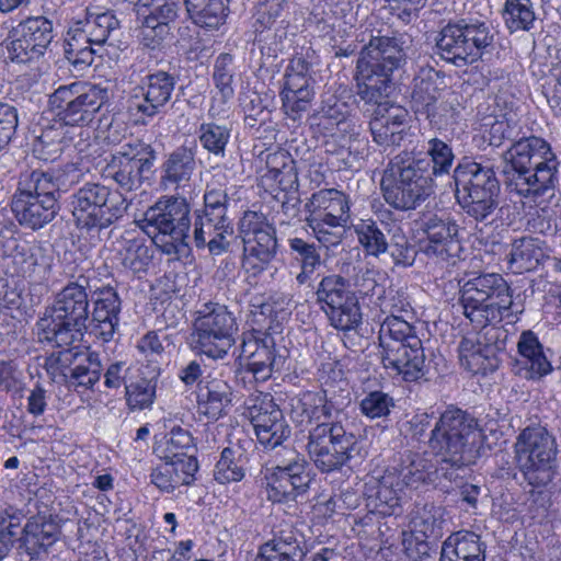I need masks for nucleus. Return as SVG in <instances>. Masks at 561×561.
Instances as JSON below:
<instances>
[{
  "instance_id": "1",
  "label": "nucleus",
  "mask_w": 561,
  "mask_h": 561,
  "mask_svg": "<svg viewBox=\"0 0 561 561\" xmlns=\"http://www.w3.org/2000/svg\"><path fill=\"white\" fill-rule=\"evenodd\" d=\"M425 157L403 150L383 170L382 196L397 210H413L434 194V178L448 175L455 162L449 142L433 137L426 142Z\"/></svg>"
},
{
  "instance_id": "2",
  "label": "nucleus",
  "mask_w": 561,
  "mask_h": 561,
  "mask_svg": "<svg viewBox=\"0 0 561 561\" xmlns=\"http://www.w3.org/2000/svg\"><path fill=\"white\" fill-rule=\"evenodd\" d=\"M389 312L379 329V355L382 366L390 375L405 382L426 380L427 366L422 340L415 328L404 319L412 307L403 293L397 291L382 304Z\"/></svg>"
},
{
  "instance_id": "3",
  "label": "nucleus",
  "mask_w": 561,
  "mask_h": 561,
  "mask_svg": "<svg viewBox=\"0 0 561 561\" xmlns=\"http://www.w3.org/2000/svg\"><path fill=\"white\" fill-rule=\"evenodd\" d=\"M502 159L505 183L518 195L539 196L554 187L558 162L545 139L536 136L519 139Z\"/></svg>"
},
{
  "instance_id": "4",
  "label": "nucleus",
  "mask_w": 561,
  "mask_h": 561,
  "mask_svg": "<svg viewBox=\"0 0 561 561\" xmlns=\"http://www.w3.org/2000/svg\"><path fill=\"white\" fill-rule=\"evenodd\" d=\"M412 38L405 33L371 36L362 49L354 79L357 95L364 102H378L388 96L391 77L407 58Z\"/></svg>"
},
{
  "instance_id": "5",
  "label": "nucleus",
  "mask_w": 561,
  "mask_h": 561,
  "mask_svg": "<svg viewBox=\"0 0 561 561\" xmlns=\"http://www.w3.org/2000/svg\"><path fill=\"white\" fill-rule=\"evenodd\" d=\"M90 280L80 275L69 282L37 322L38 337L51 346H69L82 340L90 317Z\"/></svg>"
},
{
  "instance_id": "6",
  "label": "nucleus",
  "mask_w": 561,
  "mask_h": 561,
  "mask_svg": "<svg viewBox=\"0 0 561 561\" xmlns=\"http://www.w3.org/2000/svg\"><path fill=\"white\" fill-rule=\"evenodd\" d=\"M513 448L516 467L528 485L542 489L553 481L559 450L556 437L546 427L530 425L523 428Z\"/></svg>"
},
{
  "instance_id": "7",
  "label": "nucleus",
  "mask_w": 561,
  "mask_h": 561,
  "mask_svg": "<svg viewBox=\"0 0 561 561\" xmlns=\"http://www.w3.org/2000/svg\"><path fill=\"white\" fill-rule=\"evenodd\" d=\"M147 232H152L153 243L165 254H183L188 250L191 207L185 197L163 196L146 213Z\"/></svg>"
},
{
  "instance_id": "8",
  "label": "nucleus",
  "mask_w": 561,
  "mask_h": 561,
  "mask_svg": "<svg viewBox=\"0 0 561 561\" xmlns=\"http://www.w3.org/2000/svg\"><path fill=\"white\" fill-rule=\"evenodd\" d=\"M107 99L106 89L76 81L60 85L49 95L50 108L61 124L67 125L80 138L87 140L90 125Z\"/></svg>"
},
{
  "instance_id": "9",
  "label": "nucleus",
  "mask_w": 561,
  "mask_h": 561,
  "mask_svg": "<svg viewBox=\"0 0 561 561\" xmlns=\"http://www.w3.org/2000/svg\"><path fill=\"white\" fill-rule=\"evenodd\" d=\"M491 25L477 19H461L445 25L436 39V53L457 67L479 60L493 45Z\"/></svg>"
},
{
  "instance_id": "10",
  "label": "nucleus",
  "mask_w": 561,
  "mask_h": 561,
  "mask_svg": "<svg viewBox=\"0 0 561 561\" xmlns=\"http://www.w3.org/2000/svg\"><path fill=\"white\" fill-rule=\"evenodd\" d=\"M480 437L477 420L461 409L449 407L439 416L431 432V451L451 466L466 465V454Z\"/></svg>"
},
{
  "instance_id": "11",
  "label": "nucleus",
  "mask_w": 561,
  "mask_h": 561,
  "mask_svg": "<svg viewBox=\"0 0 561 561\" xmlns=\"http://www.w3.org/2000/svg\"><path fill=\"white\" fill-rule=\"evenodd\" d=\"M71 206L78 228L100 231L124 216L128 202L103 184L87 183L72 195Z\"/></svg>"
},
{
  "instance_id": "12",
  "label": "nucleus",
  "mask_w": 561,
  "mask_h": 561,
  "mask_svg": "<svg viewBox=\"0 0 561 561\" xmlns=\"http://www.w3.org/2000/svg\"><path fill=\"white\" fill-rule=\"evenodd\" d=\"M307 451L321 472L340 470L356 454L358 440L341 421H323L309 431Z\"/></svg>"
},
{
  "instance_id": "13",
  "label": "nucleus",
  "mask_w": 561,
  "mask_h": 561,
  "mask_svg": "<svg viewBox=\"0 0 561 561\" xmlns=\"http://www.w3.org/2000/svg\"><path fill=\"white\" fill-rule=\"evenodd\" d=\"M237 332L236 318L226 306L205 304L194 321V350L213 359L224 358L234 345Z\"/></svg>"
},
{
  "instance_id": "14",
  "label": "nucleus",
  "mask_w": 561,
  "mask_h": 561,
  "mask_svg": "<svg viewBox=\"0 0 561 561\" xmlns=\"http://www.w3.org/2000/svg\"><path fill=\"white\" fill-rule=\"evenodd\" d=\"M266 496L273 503L297 501L311 482L308 462L296 449L283 447L274 455V466L266 468Z\"/></svg>"
},
{
  "instance_id": "15",
  "label": "nucleus",
  "mask_w": 561,
  "mask_h": 561,
  "mask_svg": "<svg viewBox=\"0 0 561 561\" xmlns=\"http://www.w3.org/2000/svg\"><path fill=\"white\" fill-rule=\"evenodd\" d=\"M239 233L243 242L242 267L256 276L277 254L276 230L263 213L247 210L239 221Z\"/></svg>"
},
{
  "instance_id": "16",
  "label": "nucleus",
  "mask_w": 561,
  "mask_h": 561,
  "mask_svg": "<svg viewBox=\"0 0 561 561\" xmlns=\"http://www.w3.org/2000/svg\"><path fill=\"white\" fill-rule=\"evenodd\" d=\"M316 304L336 330L351 331L362 321L357 297L340 274L324 275L313 287Z\"/></svg>"
},
{
  "instance_id": "17",
  "label": "nucleus",
  "mask_w": 561,
  "mask_h": 561,
  "mask_svg": "<svg viewBox=\"0 0 561 561\" xmlns=\"http://www.w3.org/2000/svg\"><path fill=\"white\" fill-rule=\"evenodd\" d=\"M154 159L156 153L150 145L140 140L128 141L106 160L102 176L115 182L123 192L136 191L142 184L144 173L151 170Z\"/></svg>"
},
{
  "instance_id": "18",
  "label": "nucleus",
  "mask_w": 561,
  "mask_h": 561,
  "mask_svg": "<svg viewBox=\"0 0 561 561\" xmlns=\"http://www.w3.org/2000/svg\"><path fill=\"white\" fill-rule=\"evenodd\" d=\"M313 83L311 65L301 56L291 58L280 91L283 108L288 117L298 119L308 111L314 96Z\"/></svg>"
},
{
  "instance_id": "19",
  "label": "nucleus",
  "mask_w": 561,
  "mask_h": 561,
  "mask_svg": "<svg viewBox=\"0 0 561 561\" xmlns=\"http://www.w3.org/2000/svg\"><path fill=\"white\" fill-rule=\"evenodd\" d=\"M175 84V77L163 70L145 76L140 83L133 89L130 107L149 118L164 113L172 99Z\"/></svg>"
},
{
  "instance_id": "20",
  "label": "nucleus",
  "mask_w": 561,
  "mask_h": 561,
  "mask_svg": "<svg viewBox=\"0 0 561 561\" xmlns=\"http://www.w3.org/2000/svg\"><path fill=\"white\" fill-rule=\"evenodd\" d=\"M249 417L259 443L265 448L275 449L282 446L290 435V428L282 410L270 394L255 399V402L249 407Z\"/></svg>"
},
{
  "instance_id": "21",
  "label": "nucleus",
  "mask_w": 561,
  "mask_h": 561,
  "mask_svg": "<svg viewBox=\"0 0 561 561\" xmlns=\"http://www.w3.org/2000/svg\"><path fill=\"white\" fill-rule=\"evenodd\" d=\"M367 103L376 105L369 121L374 142L383 149L399 147L408 135L409 112L400 105L382 100Z\"/></svg>"
},
{
  "instance_id": "22",
  "label": "nucleus",
  "mask_w": 561,
  "mask_h": 561,
  "mask_svg": "<svg viewBox=\"0 0 561 561\" xmlns=\"http://www.w3.org/2000/svg\"><path fill=\"white\" fill-rule=\"evenodd\" d=\"M421 227L427 239L424 253L445 262H455L461 250L456 221L449 216L435 214L424 217Z\"/></svg>"
},
{
  "instance_id": "23",
  "label": "nucleus",
  "mask_w": 561,
  "mask_h": 561,
  "mask_svg": "<svg viewBox=\"0 0 561 561\" xmlns=\"http://www.w3.org/2000/svg\"><path fill=\"white\" fill-rule=\"evenodd\" d=\"M307 548L304 535L291 524L280 523L273 537L264 542L255 561H304Z\"/></svg>"
},
{
  "instance_id": "24",
  "label": "nucleus",
  "mask_w": 561,
  "mask_h": 561,
  "mask_svg": "<svg viewBox=\"0 0 561 561\" xmlns=\"http://www.w3.org/2000/svg\"><path fill=\"white\" fill-rule=\"evenodd\" d=\"M12 231L4 226L0 227V237L7 239V245L12 249V263L18 275L33 282L46 279L51 268V257L46 255L42 247H31L19 243L12 238Z\"/></svg>"
},
{
  "instance_id": "25",
  "label": "nucleus",
  "mask_w": 561,
  "mask_h": 561,
  "mask_svg": "<svg viewBox=\"0 0 561 561\" xmlns=\"http://www.w3.org/2000/svg\"><path fill=\"white\" fill-rule=\"evenodd\" d=\"M121 299L113 287L99 290L93 301L89 327L92 334L104 342L114 339L119 324Z\"/></svg>"
},
{
  "instance_id": "26",
  "label": "nucleus",
  "mask_w": 561,
  "mask_h": 561,
  "mask_svg": "<svg viewBox=\"0 0 561 561\" xmlns=\"http://www.w3.org/2000/svg\"><path fill=\"white\" fill-rule=\"evenodd\" d=\"M460 302H467L470 310L481 301L513 304L510 286L506 280L495 273L481 274L467 280L460 289Z\"/></svg>"
},
{
  "instance_id": "27",
  "label": "nucleus",
  "mask_w": 561,
  "mask_h": 561,
  "mask_svg": "<svg viewBox=\"0 0 561 561\" xmlns=\"http://www.w3.org/2000/svg\"><path fill=\"white\" fill-rule=\"evenodd\" d=\"M239 357L245 360L247 369L257 381L267 380L274 370L282 368L285 362L283 356L275 354L271 337L243 341Z\"/></svg>"
},
{
  "instance_id": "28",
  "label": "nucleus",
  "mask_w": 561,
  "mask_h": 561,
  "mask_svg": "<svg viewBox=\"0 0 561 561\" xmlns=\"http://www.w3.org/2000/svg\"><path fill=\"white\" fill-rule=\"evenodd\" d=\"M196 170L195 151L181 146L169 153L161 165L160 182L165 190L187 192Z\"/></svg>"
},
{
  "instance_id": "29",
  "label": "nucleus",
  "mask_w": 561,
  "mask_h": 561,
  "mask_svg": "<svg viewBox=\"0 0 561 561\" xmlns=\"http://www.w3.org/2000/svg\"><path fill=\"white\" fill-rule=\"evenodd\" d=\"M233 234L231 220L215 219L204 215L194 214L193 241L198 249L207 248L211 255H221L229 245V238Z\"/></svg>"
},
{
  "instance_id": "30",
  "label": "nucleus",
  "mask_w": 561,
  "mask_h": 561,
  "mask_svg": "<svg viewBox=\"0 0 561 561\" xmlns=\"http://www.w3.org/2000/svg\"><path fill=\"white\" fill-rule=\"evenodd\" d=\"M518 358L515 362V374L525 379H539L552 369L545 355L543 347L537 335L524 331L517 342Z\"/></svg>"
},
{
  "instance_id": "31",
  "label": "nucleus",
  "mask_w": 561,
  "mask_h": 561,
  "mask_svg": "<svg viewBox=\"0 0 561 561\" xmlns=\"http://www.w3.org/2000/svg\"><path fill=\"white\" fill-rule=\"evenodd\" d=\"M12 211L18 222L32 230H37L49 224L57 215V199L34 198L13 195Z\"/></svg>"
},
{
  "instance_id": "32",
  "label": "nucleus",
  "mask_w": 561,
  "mask_h": 561,
  "mask_svg": "<svg viewBox=\"0 0 561 561\" xmlns=\"http://www.w3.org/2000/svg\"><path fill=\"white\" fill-rule=\"evenodd\" d=\"M64 186L59 170H30L21 173L14 195L58 201Z\"/></svg>"
},
{
  "instance_id": "33",
  "label": "nucleus",
  "mask_w": 561,
  "mask_h": 561,
  "mask_svg": "<svg viewBox=\"0 0 561 561\" xmlns=\"http://www.w3.org/2000/svg\"><path fill=\"white\" fill-rule=\"evenodd\" d=\"M198 409L213 420H218L232 402V388L220 377L207 376L198 383Z\"/></svg>"
},
{
  "instance_id": "34",
  "label": "nucleus",
  "mask_w": 561,
  "mask_h": 561,
  "mask_svg": "<svg viewBox=\"0 0 561 561\" xmlns=\"http://www.w3.org/2000/svg\"><path fill=\"white\" fill-rule=\"evenodd\" d=\"M455 194L473 191H500L493 167L474 161H462L454 170Z\"/></svg>"
},
{
  "instance_id": "35",
  "label": "nucleus",
  "mask_w": 561,
  "mask_h": 561,
  "mask_svg": "<svg viewBox=\"0 0 561 561\" xmlns=\"http://www.w3.org/2000/svg\"><path fill=\"white\" fill-rule=\"evenodd\" d=\"M548 257V247L543 240L535 237H522L511 244L510 268L522 274L536 270Z\"/></svg>"
},
{
  "instance_id": "36",
  "label": "nucleus",
  "mask_w": 561,
  "mask_h": 561,
  "mask_svg": "<svg viewBox=\"0 0 561 561\" xmlns=\"http://www.w3.org/2000/svg\"><path fill=\"white\" fill-rule=\"evenodd\" d=\"M439 561H485V546L479 535L457 531L443 542Z\"/></svg>"
},
{
  "instance_id": "37",
  "label": "nucleus",
  "mask_w": 561,
  "mask_h": 561,
  "mask_svg": "<svg viewBox=\"0 0 561 561\" xmlns=\"http://www.w3.org/2000/svg\"><path fill=\"white\" fill-rule=\"evenodd\" d=\"M118 20L108 11L101 13L88 12L83 21L76 22L69 32L76 34L89 45L103 46L118 30Z\"/></svg>"
},
{
  "instance_id": "38",
  "label": "nucleus",
  "mask_w": 561,
  "mask_h": 561,
  "mask_svg": "<svg viewBox=\"0 0 561 561\" xmlns=\"http://www.w3.org/2000/svg\"><path fill=\"white\" fill-rule=\"evenodd\" d=\"M287 244L290 259L299 266V272L295 277L297 285L309 284L316 271L324 263L320 245L300 237H289Z\"/></svg>"
},
{
  "instance_id": "39",
  "label": "nucleus",
  "mask_w": 561,
  "mask_h": 561,
  "mask_svg": "<svg viewBox=\"0 0 561 561\" xmlns=\"http://www.w3.org/2000/svg\"><path fill=\"white\" fill-rule=\"evenodd\" d=\"M83 141L80 140L71 128L61 124L57 118L54 125L42 129L41 134L36 137L34 149L45 154V159H48L60 153L65 146L73 145L75 147H80Z\"/></svg>"
},
{
  "instance_id": "40",
  "label": "nucleus",
  "mask_w": 561,
  "mask_h": 561,
  "mask_svg": "<svg viewBox=\"0 0 561 561\" xmlns=\"http://www.w3.org/2000/svg\"><path fill=\"white\" fill-rule=\"evenodd\" d=\"M192 21L203 28L217 30L226 21L227 7L224 0H184Z\"/></svg>"
},
{
  "instance_id": "41",
  "label": "nucleus",
  "mask_w": 561,
  "mask_h": 561,
  "mask_svg": "<svg viewBox=\"0 0 561 561\" xmlns=\"http://www.w3.org/2000/svg\"><path fill=\"white\" fill-rule=\"evenodd\" d=\"M387 227V224L374 219H360L354 225L358 242L367 255L378 257L388 251Z\"/></svg>"
},
{
  "instance_id": "42",
  "label": "nucleus",
  "mask_w": 561,
  "mask_h": 561,
  "mask_svg": "<svg viewBox=\"0 0 561 561\" xmlns=\"http://www.w3.org/2000/svg\"><path fill=\"white\" fill-rule=\"evenodd\" d=\"M431 469L432 466L425 457L409 454L399 468L388 470V473L396 478L397 485L402 489H417L427 480Z\"/></svg>"
},
{
  "instance_id": "43",
  "label": "nucleus",
  "mask_w": 561,
  "mask_h": 561,
  "mask_svg": "<svg viewBox=\"0 0 561 561\" xmlns=\"http://www.w3.org/2000/svg\"><path fill=\"white\" fill-rule=\"evenodd\" d=\"M403 489L397 485V480L388 471L378 481L376 491L369 495L374 510L385 516L396 515L401 510V492Z\"/></svg>"
},
{
  "instance_id": "44",
  "label": "nucleus",
  "mask_w": 561,
  "mask_h": 561,
  "mask_svg": "<svg viewBox=\"0 0 561 561\" xmlns=\"http://www.w3.org/2000/svg\"><path fill=\"white\" fill-rule=\"evenodd\" d=\"M499 191H473L455 194L466 214L478 221L486 220L497 208Z\"/></svg>"
},
{
  "instance_id": "45",
  "label": "nucleus",
  "mask_w": 561,
  "mask_h": 561,
  "mask_svg": "<svg viewBox=\"0 0 561 561\" xmlns=\"http://www.w3.org/2000/svg\"><path fill=\"white\" fill-rule=\"evenodd\" d=\"M117 260L133 273L146 272L152 260V251L142 239H124L117 249Z\"/></svg>"
},
{
  "instance_id": "46",
  "label": "nucleus",
  "mask_w": 561,
  "mask_h": 561,
  "mask_svg": "<svg viewBox=\"0 0 561 561\" xmlns=\"http://www.w3.org/2000/svg\"><path fill=\"white\" fill-rule=\"evenodd\" d=\"M484 351L478 335L465 336L458 346L461 366L472 374L485 375L493 371L494 368Z\"/></svg>"
},
{
  "instance_id": "47",
  "label": "nucleus",
  "mask_w": 561,
  "mask_h": 561,
  "mask_svg": "<svg viewBox=\"0 0 561 561\" xmlns=\"http://www.w3.org/2000/svg\"><path fill=\"white\" fill-rule=\"evenodd\" d=\"M307 209L316 211L342 214V217L351 219V201L342 191L335 188H324L313 193L306 204Z\"/></svg>"
},
{
  "instance_id": "48",
  "label": "nucleus",
  "mask_w": 561,
  "mask_h": 561,
  "mask_svg": "<svg viewBox=\"0 0 561 561\" xmlns=\"http://www.w3.org/2000/svg\"><path fill=\"white\" fill-rule=\"evenodd\" d=\"M244 456L240 449L226 447L214 469V478L220 484L239 482L244 478Z\"/></svg>"
},
{
  "instance_id": "49",
  "label": "nucleus",
  "mask_w": 561,
  "mask_h": 561,
  "mask_svg": "<svg viewBox=\"0 0 561 561\" xmlns=\"http://www.w3.org/2000/svg\"><path fill=\"white\" fill-rule=\"evenodd\" d=\"M503 18L511 32L529 31L536 14L531 0H505Z\"/></svg>"
},
{
  "instance_id": "50",
  "label": "nucleus",
  "mask_w": 561,
  "mask_h": 561,
  "mask_svg": "<svg viewBox=\"0 0 561 561\" xmlns=\"http://www.w3.org/2000/svg\"><path fill=\"white\" fill-rule=\"evenodd\" d=\"M460 305L465 317L469 319L474 327L499 323L504 317H510L513 313L511 311L513 304H504L501 301H481L477 304V308H473V311L470 310L467 302H460Z\"/></svg>"
},
{
  "instance_id": "51",
  "label": "nucleus",
  "mask_w": 561,
  "mask_h": 561,
  "mask_svg": "<svg viewBox=\"0 0 561 561\" xmlns=\"http://www.w3.org/2000/svg\"><path fill=\"white\" fill-rule=\"evenodd\" d=\"M202 147L216 157H224L230 139V129L216 123H203L197 130Z\"/></svg>"
},
{
  "instance_id": "52",
  "label": "nucleus",
  "mask_w": 561,
  "mask_h": 561,
  "mask_svg": "<svg viewBox=\"0 0 561 561\" xmlns=\"http://www.w3.org/2000/svg\"><path fill=\"white\" fill-rule=\"evenodd\" d=\"M193 438L188 431L181 427H173L164 437V442L157 447L159 457L164 459H176L192 457L187 450L192 448Z\"/></svg>"
},
{
  "instance_id": "53",
  "label": "nucleus",
  "mask_w": 561,
  "mask_h": 561,
  "mask_svg": "<svg viewBox=\"0 0 561 561\" xmlns=\"http://www.w3.org/2000/svg\"><path fill=\"white\" fill-rule=\"evenodd\" d=\"M481 330L477 333L481 344L485 348V353L493 368L497 367V353L504 351L508 340V332L503 327L495 323L485 325H476Z\"/></svg>"
},
{
  "instance_id": "54",
  "label": "nucleus",
  "mask_w": 561,
  "mask_h": 561,
  "mask_svg": "<svg viewBox=\"0 0 561 561\" xmlns=\"http://www.w3.org/2000/svg\"><path fill=\"white\" fill-rule=\"evenodd\" d=\"M19 33L30 38L44 53L54 37L53 22L45 16L27 18L20 23Z\"/></svg>"
},
{
  "instance_id": "55",
  "label": "nucleus",
  "mask_w": 561,
  "mask_h": 561,
  "mask_svg": "<svg viewBox=\"0 0 561 561\" xmlns=\"http://www.w3.org/2000/svg\"><path fill=\"white\" fill-rule=\"evenodd\" d=\"M66 43L65 56L76 71H83L92 65L96 53L94 45H89L88 42L79 39L76 34L69 31L67 32Z\"/></svg>"
},
{
  "instance_id": "56",
  "label": "nucleus",
  "mask_w": 561,
  "mask_h": 561,
  "mask_svg": "<svg viewBox=\"0 0 561 561\" xmlns=\"http://www.w3.org/2000/svg\"><path fill=\"white\" fill-rule=\"evenodd\" d=\"M316 119L318 125L329 130L332 137L340 133H346L351 126V123L346 119L345 104L339 103L336 100L333 104L322 106Z\"/></svg>"
},
{
  "instance_id": "57",
  "label": "nucleus",
  "mask_w": 561,
  "mask_h": 561,
  "mask_svg": "<svg viewBox=\"0 0 561 561\" xmlns=\"http://www.w3.org/2000/svg\"><path fill=\"white\" fill-rule=\"evenodd\" d=\"M277 157L268 158V171L266 172L264 178L266 180L273 181L277 185V187L285 194H288L290 192L291 194H297L298 175L294 167V162H283L282 165L278 168L276 165H273Z\"/></svg>"
},
{
  "instance_id": "58",
  "label": "nucleus",
  "mask_w": 561,
  "mask_h": 561,
  "mask_svg": "<svg viewBox=\"0 0 561 561\" xmlns=\"http://www.w3.org/2000/svg\"><path fill=\"white\" fill-rule=\"evenodd\" d=\"M229 197L226 190L220 187H207L204 194V207L194 214L214 217L215 219L231 220L228 216Z\"/></svg>"
},
{
  "instance_id": "59",
  "label": "nucleus",
  "mask_w": 561,
  "mask_h": 561,
  "mask_svg": "<svg viewBox=\"0 0 561 561\" xmlns=\"http://www.w3.org/2000/svg\"><path fill=\"white\" fill-rule=\"evenodd\" d=\"M128 405L133 410L149 408L156 397L157 382L153 379L141 378L137 382L125 386Z\"/></svg>"
},
{
  "instance_id": "60",
  "label": "nucleus",
  "mask_w": 561,
  "mask_h": 561,
  "mask_svg": "<svg viewBox=\"0 0 561 561\" xmlns=\"http://www.w3.org/2000/svg\"><path fill=\"white\" fill-rule=\"evenodd\" d=\"M291 413L294 417H301V422L307 419L321 420L322 391H306L301 393L291 404Z\"/></svg>"
},
{
  "instance_id": "61",
  "label": "nucleus",
  "mask_w": 561,
  "mask_h": 561,
  "mask_svg": "<svg viewBox=\"0 0 561 561\" xmlns=\"http://www.w3.org/2000/svg\"><path fill=\"white\" fill-rule=\"evenodd\" d=\"M289 0H257L255 12L256 31L270 28L283 16Z\"/></svg>"
},
{
  "instance_id": "62",
  "label": "nucleus",
  "mask_w": 561,
  "mask_h": 561,
  "mask_svg": "<svg viewBox=\"0 0 561 561\" xmlns=\"http://www.w3.org/2000/svg\"><path fill=\"white\" fill-rule=\"evenodd\" d=\"M59 351L53 352L45 362L47 371L55 378L58 375L67 378L70 375L71 365L77 359L79 352L72 345L58 346Z\"/></svg>"
},
{
  "instance_id": "63",
  "label": "nucleus",
  "mask_w": 561,
  "mask_h": 561,
  "mask_svg": "<svg viewBox=\"0 0 561 561\" xmlns=\"http://www.w3.org/2000/svg\"><path fill=\"white\" fill-rule=\"evenodd\" d=\"M232 56L229 54H220L214 65L213 79L216 88L221 93L225 100L230 99L233 95L232 89Z\"/></svg>"
},
{
  "instance_id": "64",
  "label": "nucleus",
  "mask_w": 561,
  "mask_h": 561,
  "mask_svg": "<svg viewBox=\"0 0 561 561\" xmlns=\"http://www.w3.org/2000/svg\"><path fill=\"white\" fill-rule=\"evenodd\" d=\"M440 519L436 516L434 507H424L412 520L411 531L427 540L440 536Z\"/></svg>"
}]
</instances>
